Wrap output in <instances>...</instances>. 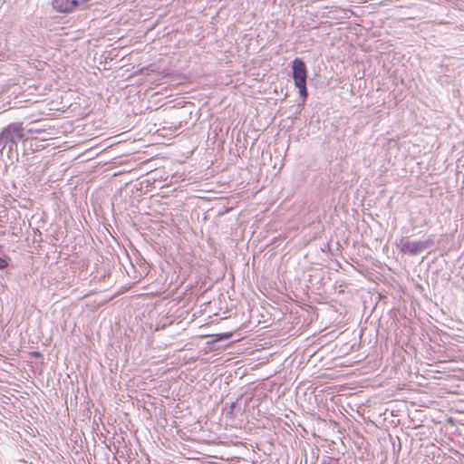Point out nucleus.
<instances>
[{
  "instance_id": "4",
  "label": "nucleus",
  "mask_w": 464,
  "mask_h": 464,
  "mask_svg": "<svg viewBox=\"0 0 464 464\" xmlns=\"http://www.w3.org/2000/svg\"><path fill=\"white\" fill-rule=\"evenodd\" d=\"M53 7L59 13L68 14L77 9L75 0H53Z\"/></svg>"
},
{
  "instance_id": "3",
  "label": "nucleus",
  "mask_w": 464,
  "mask_h": 464,
  "mask_svg": "<svg viewBox=\"0 0 464 464\" xmlns=\"http://www.w3.org/2000/svg\"><path fill=\"white\" fill-rule=\"evenodd\" d=\"M426 245L421 241H403L401 244L400 251L403 254L416 255L425 248Z\"/></svg>"
},
{
  "instance_id": "6",
  "label": "nucleus",
  "mask_w": 464,
  "mask_h": 464,
  "mask_svg": "<svg viewBox=\"0 0 464 464\" xmlns=\"http://www.w3.org/2000/svg\"><path fill=\"white\" fill-rule=\"evenodd\" d=\"M7 266H8V262L5 258L0 256V269H4V268L7 267Z\"/></svg>"
},
{
  "instance_id": "2",
  "label": "nucleus",
  "mask_w": 464,
  "mask_h": 464,
  "mask_svg": "<svg viewBox=\"0 0 464 464\" xmlns=\"http://www.w3.org/2000/svg\"><path fill=\"white\" fill-rule=\"evenodd\" d=\"M1 137L11 142H17L24 138V128L21 123H11L1 133Z\"/></svg>"
},
{
  "instance_id": "7",
  "label": "nucleus",
  "mask_w": 464,
  "mask_h": 464,
  "mask_svg": "<svg viewBox=\"0 0 464 464\" xmlns=\"http://www.w3.org/2000/svg\"><path fill=\"white\" fill-rule=\"evenodd\" d=\"M44 130H41V129H30L28 130V132L31 133V134H39L41 132H43Z\"/></svg>"
},
{
  "instance_id": "5",
  "label": "nucleus",
  "mask_w": 464,
  "mask_h": 464,
  "mask_svg": "<svg viewBox=\"0 0 464 464\" xmlns=\"http://www.w3.org/2000/svg\"><path fill=\"white\" fill-rule=\"evenodd\" d=\"M231 336H232V333L218 334L214 335V337H215L214 341L217 342V341L228 339Z\"/></svg>"
},
{
  "instance_id": "1",
  "label": "nucleus",
  "mask_w": 464,
  "mask_h": 464,
  "mask_svg": "<svg viewBox=\"0 0 464 464\" xmlns=\"http://www.w3.org/2000/svg\"><path fill=\"white\" fill-rule=\"evenodd\" d=\"M292 76L295 87L299 90V94L304 101L308 96L306 88L307 68L304 62L301 58H295L292 61Z\"/></svg>"
}]
</instances>
